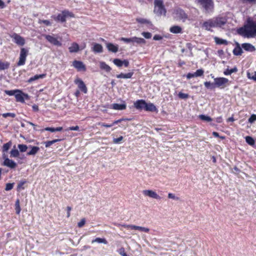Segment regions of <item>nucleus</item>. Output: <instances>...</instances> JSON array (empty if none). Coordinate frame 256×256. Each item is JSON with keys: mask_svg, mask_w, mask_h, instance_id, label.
Wrapping results in <instances>:
<instances>
[{"mask_svg": "<svg viewBox=\"0 0 256 256\" xmlns=\"http://www.w3.org/2000/svg\"><path fill=\"white\" fill-rule=\"evenodd\" d=\"M196 2L204 9L205 13H210L213 11L214 3L212 0H196Z\"/></svg>", "mask_w": 256, "mask_h": 256, "instance_id": "nucleus-1", "label": "nucleus"}, {"mask_svg": "<svg viewBox=\"0 0 256 256\" xmlns=\"http://www.w3.org/2000/svg\"><path fill=\"white\" fill-rule=\"evenodd\" d=\"M154 11L155 14L158 16L162 14L166 16V10L162 0H154Z\"/></svg>", "mask_w": 256, "mask_h": 256, "instance_id": "nucleus-2", "label": "nucleus"}, {"mask_svg": "<svg viewBox=\"0 0 256 256\" xmlns=\"http://www.w3.org/2000/svg\"><path fill=\"white\" fill-rule=\"evenodd\" d=\"M237 33L246 38H253L256 35V30H248L246 26L240 28L236 30Z\"/></svg>", "mask_w": 256, "mask_h": 256, "instance_id": "nucleus-3", "label": "nucleus"}, {"mask_svg": "<svg viewBox=\"0 0 256 256\" xmlns=\"http://www.w3.org/2000/svg\"><path fill=\"white\" fill-rule=\"evenodd\" d=\"M28 50L25 48H20L18 61L17 63L18 66H23L25 64Z\"/></svg>", "mask_w": 256, "mask_h": 256, "instance_id": "nucleus-4", "label": "nucleus"}, {"mask_svg": "<svg viewBox=\"0 0 256 256\" xmlns=\"http://www.w3.org/2000/svg\"><path fill=\"white\" fill-rule=\"evenodd\" d=\"M120 40L123 41L126 43H136L138 44H144L146 40L143 38L134 36L130 38H121Z\"/></svg>", "mask_w": 256, "mask_h": 256, "instance_id": "nucleus-5", "label": "nucleus"}, {"mask_svg": "<svg viewBox=\"0 0 256 256\" xmlns=\"http://www.w3.org/2000/svg\"><path fill=\"white\" fill-rule=\"evenodd\" d=\"M174 14L176 15L175 18L180 20H182L183 22H185L188 18V14L180 8L174 10Z\"/></svg>", "mask_w": 256, "mask_h": 256, "instance_id": "nucleus-6", "label": "nucleus"}, {"mask_svg": "<svg viewBox=\"0 0 256 256\" xmlns=\"http://www.w3.org/2000/svg\"><path fill=\"white\" fill-rule=\"evenodd\" d=\"M215 24L214 19L212 18L204 22L202 25V28L206 30L212 32V30L211 28H216Z\"/></svg>", "mask_w": 256, "mask_h": 256, "instance_id": "nucleus-7", "label": "nucleus"}, {"mask_svg": "<svg viewBox=\"0 0 256 256\" xmlns=\"http://www.w3.org/2000/svg\"><path fill=\"white\" fill-rule=\"evenodd\" d=\"M14 42L20 46H23L26 43L25 39L19 34L14 33L11 36Z\"/></svg>", "mask_w": 256, "mask_h": 256, "instance_id": "nucleus-8", "label": "nucleus"}, {"mask_svg": "<svg viewBox=\"0 0 256 256\" xmlns=\"http://www.w3.org/2000/svg\"><path fill=\"white\" fill-rule=\"evenodd\" d=\"M214 19L215 22L216 28H222L228 22V19L225 16H218L214 18Z\"/></svg>", "mask_w": 256, "mask_h": 256, "instance_id": "nucleus-9", "label": "nucleus"}, {"mask_svg": "<svg viewBox=\"0 0 256 256\" xmlns=\"http://www.w3.org/2000/svg\"><path fill=\"white\" fill-rule=\"evenodd\" d=\"M2 158L4 160L3 162L4 166L10 168H14L16 166V164L13 160L9 159L6 154H2Z\"/></svg>", "mask_w": 256, "mask_h": 256, "instance_id": "nucleus-10", "label": "nucleus"}, {"mask_svg": "<svg viewBox=\"0 0 256 256\" xmlns=\"http://www.w3.org/2000/svg\"><path fill=\"white\" fill-rule=\"evenodd\" d=\"M74 83L78 86L79 90H81L84 94H86L88 89L84 82L80 78L74 80Z\"/></svg>", "mask_w": 256, "mask_h": 256, "instance_id": "nucleus-11", "label": "nucleus"}, {"mask_svg": "<svg viewBox=\"0 0 256 256\" xmlns=\"http://www.w3.org/2000/svg\"><path fill=\"white\" fill-rule=\"evenodd\" d=\"M215 88H224V84H226L228 80L225 78H218L214 79Z\"/></svg>", "mask_w": 256, "mask_h": 256, "instance_id": "nucleus-12", "label": "nucleus"}, {"mask_svg": "<svg viewBox=\"0 0 256 256\" xmlns=\"http://www.w3.org/2000/svg\"><path fill=\"white\" fill-rule=\"evenodd\" d=\"M143 194L145 196H149L156 200H160V196L158 195L155 192L152 190H144L142 191Z\"/></svg>", "mask_w": 256, "mask_h": 256, "instance_id": "nucleus-13", "label": "nucleus"}, {"mask_svg": "<svg viewBox=\"0 0 256 256\" xmlns=\"http://www.w3.org/2000/svg\"><path fill=\"white\" fill-rule=\"evenodd\" d=\"M72 66L78 70V71H86V68L84 63L79 60H74L72 62Z\"/></svg>", "mask_w": 256, "mask_h": 256, "instance_id": "nucleus-14", "label": "nucleus"}, {"mask_svg": "<svg viewBox=\"0 0 256 256\" xmlns=\"http://www.w3.org/2000/svg\"><path fill=\"white\" fill-rule=\"evenodd\" d=\"M248 30H256V22H254L250 18L246 20V24H244Z\"/></svg>", "mask_w": 256, "mask_h": 256, "instance_id": "nucleus-15", "label": "nucleus"}, {"mask_svg": "<svg viewBox=\"0 0 256 256\" xmlns=\"http://www.w3.org/2000/svg\"><path fill=\"white\" fill-rule=\"evenodd\" d=\"M15 98L17 102H24V98H28V95L22 93L19 90V92L16 94Z\"/></svg>", "mask_w": 256, "mask_h": 256, "instance_id": "nucleus-16", "label": "nucleus"}, {"mask_svg": "<svg viewBox=\"0 0 256 256\" xmlns=\"http://www.w3.org/2000/svg\"><path fill=\"white\" fill-rule=\"evenodd\" d=\"M242 48L244 50L248 52H254L256 50V48L252 44L250 43L242 44Z\"/></svg>", "mask_w": 256, "mask_h": 256, "instance_id": "nucleus-17", "label": "nucleus"}, {"mask_svg": "<svg viewBox=\"0 0 256 256\" xmlns=\"http://www.w3.org/2000/svg\"><path fill=\"white\" fill-rule=\"evenodd\" d=\"M146 103L144 100H140L134 103V106L137 110H144Z\"/></svg>", "mask_w": 256, "mask_h": 256, "instance_id": "nucleus-18", "label": "nucleus"}, {"mask_svg": "<svg viewBox=\"0 0 256 256\" xmlns=\"http://www.w3.org/2000/svg\"><path fill=\"white\" fill-rule=\"evenodd\" d=\"M44 36L52 44H53L55 46L60 45V42L56 38L54 37V36L50 35H44Z\"/></svg>", "mask_w": 256, "mask_h": 256, "instance_id": "nucleus-19", "label": "nucleus"}, {"mask_svg": "<svg viewBox=\"0 0 256 256\" xmlns=\"http://www.w3.org/2000/svg\"><path fill=\"white\" fill-rule=\"evenodd\" d=\"M126 105L124 102L122 104H113L110 105V108L116 110H124L126 108Z\"/></svg>", "mask_w": 256, "mask_h": 256, "instance_id": "nucleus-20", "label": "nucleus"}, {"mask_svg": "<svg viewBox=\"0 0 256 256\" xmlns=\"http://www.w3.org/2000/svg\"><path fill=\"white\" fill-rule=\"evenodd\" d=\"M126 227L130 228L132 230H138L142 232H148L150 231V229L148 228L140 226H136L135 225H128L126 226Z\"/></svg>", "mask_w": 256, "mask_h": 256, "instance_id": "nucleus-21", "label": "nucleus"}, {"mask_svg": "<svg viewBox=\"0 0 256 256\" xmlns=\"http://www.w3.org/2000/svg\"><path fill=\"white\" fill-rule=\"evenodd\" d=\"M144 110L148 112H158V109L152 103H146Z\"/></svg>", "mask_w": 256, "mask_h": 256, "instance_id": "nucleus-22", "label": "nucleus"}, {"mask_svg": "<svg viewBox=\"0 0 256 256\" xmlns=\"http://www.w3.org/2000/svg\"><path fill=\"white\" fill-rule=\"evenodd\" d=\"M106 48L108 50L111 52L116 53L118 51V46L114 45L112 43L106 44Z\"/></svg>", "mask_w": 256, "mask_h": 256, "instance_id": "nucleus-23", "label": "nucleus"}, {"mask_svg": "<svg viewBox=\"0 0 256 256\" xmlns=\"http://www.w3.org/2000/svg\"><path fill=\"white\" fill-rule=\"evenodd\" d=\"M134 74V72H131L127 74L120 73L117 74L116 77L118 78H130Z\"/></svg>", "mask_w": 256, "mask_h": 256, "instance_id": "nucleus-24", "label": "nucleus"}, {"mask_svg": "<svg viewBox=\"0 0 256 256\" xmlns=\"http://www.w3.org/2000/svg\"><path fill=\"white\" fill-rule=\"evenodd\" d=\"M100 68L101 70L108 72H110L112 70V68L104 62H100Z\"/></svg>", "mask_w": 256, "mask_h": 256, "instance_id": "nucleus-25", "label": "nucleus"}, {"mask_svg": "<svg viewBox=\"0 0 256 256\" xmlns=\"http://www.w3.org/2000/svg\"><path fill=\"white\" fill-rule=\"evenodd\" d=\"M92 50L96 53H101L103 52V48L100 44L95 43L92 47Z\"/></svg>", "mask_w": 256, "mask_h": 256, "instance_id": "nucleus-26", "label": "nucleus"}, {"mask_svg": "<svg viewBox=\"0 0 256 256\" xmlns=\"http://www.w3.org/2000/svg\"><path fill=\"white\" fill-rule=\"evenodd\" d=\"M68 50L70 52H76L79 50V46L76 42H73L71 46L68 48Z\"/></svg>", "mask_w": 256, "mask_h": 256, "instance_id": "nucleus-27", "label": "nucleus"}, {"mask_svg": "<svg viewBox=\"0 0 256 256\" xmlns=\"http://www.w3.org/2000/svg\"><path fill=\"white\" fill-rule=\"evenodd\" d=\"M46 74H36L34 76L31 77L30 78L28 79V82L29 83H30L32 82L33 81L38 80L40 78H44L46 77Z\"/></svg>", "mask_w": 256, "mask_h": 256, "instance_id": "nucleus-28", "label": "nucleus"}, {"mask_svg": "<svg viewBox=\"0 0 256 256\" xmlns=\"http://www.w3.org/2000/svg\"><path fill=\"white\" fill-rule=\"evenodd\" d=\"M10 63L6 61L0 60V70H4L9 68Z\"/></svg>", "mask_w": 256, "mask_h": 256, "instance_id": "nucleus-29", "label": "nucleus"}, {"mask_svg": "<svg viewBox=\"0 0 256 256\" xmlns=\"http://www.w3.org/2000/svg\"><path fill=\"white\" fill-rule=\"evenodd\" d=\"M136 20L138 22H139L140 24H148V26L149 28H150L152 26H153V25L152 24V22L150 21H149L146 19L142 18H136Z\"/></svg>", "mask_w": 256, "mask_h": 256, "instance_id": "nucleus-30", "label": "nucleus"}, {"mask_svg": "<svg viewBox=\"0 0 256 256\" xmlns=\"http://www.w3.org/2000/svg\"><path fill=\"white\" fill-rule=\"evenodd\" d=\"M182 28L178 26H174L170 28V32L173 34H179L182 32Z\"/></svg>", "mask_w": 256, "mask_h": 256, "instance_id": "nucleus-31", "label": "nucleus"}, {"mask_svg": "<svg viewBox=\"0 0 256 256\" xmlns=\"http://www.w3.org/2000/svg\"><path fill=\"white\" fill-rule=\"evenodd\" d=\"M214 41L217 44H224L227 45L228 44V42L226 40L218 37L214 38Z\"/></svg>", "mask_w": 256, "mask_h": 256, "instance_id": "nucleus-32", "label": "nucleus"}, {"mask_svg": "<svg viewBox=\"0 0 256 256\" xmlns=\"http://www.w3.org/2000/svg\"><path fill=\"white\" fill-rule=\"evenodd\" d=\"M238 70L236 66H234V68L230 69V70L228 68L226 69L224 71V75H226V76L230 75L233 72H237Z\"/></svg>", "mask_w": 256, "mask_h": 256, "instance_id": "nucleus-33", "label": "nucleus"}, {"mask_svg": "<svg viewBox=\"0 0 256 256\" xmlns=\"http://www.w3.org/2000/svg\"><path fill=\"white\" fill-rule=\"evenodd\" d=\"M10 154V157L16 158L20 156V152L16 148V146H14V148L11 150Z\"/></svg>", "mask_w": 256, "mask_h": 256, "instance_id": "nucleus-34", "label": "nucleus"}, {"mask_svg": "<svg viewBox=\"0 0 256 256\" xmlns=\"http://www.w3.org/2000/svg\"><path fill=\"white\" fill-rule=\"evenodd\" d=\"M98 242V243H102L104 244H108V241L106 240V239L104 238H95L94 240H93L92 242V243L94 242Z\"/></svg>", "mask_w": 256, "mask_h": 256, "instance_id": "nucleus-35", "label": "nucleus"}, {"mask_svg": "<svg viewBox=\"0 0 256 256\" xmlns=\"http://www.w3.org/2000/svg\"><path fill=\"white\" fill-rule=\"evenodd\" d=\"M15 210H16V212L17 214H20V212L21 211V208L20 207V202L18 199H17L16 200V201Z\"/></svg>", "mask_w": 256, "mask_h": 256, "instance_id": "nucleus-36", "label": "nucleus"}, {"mask_svg": "<svg viewBox=\"0 0 256 256\" xmlns=\"http://www.w3.org/2000/svg\"><path fill=\"white\" fill-rule=\"evenodd\" d=\"M40 148L38 146H33L31 150L27 153L28 155H34L39 150Z\"/></svg>", "mask_w": 256, "mask_h": 256, "instance_id": "nucleus-37", "label": "nucleus"}, {"mask_svg": "<svg viewBox=\"0 0 256 256\" xmlns=\"http://www.w3.org/2000/svg\"><path fill=\"white\" fill-rule=\"evenodd\" d=\"M233 54L234 56H241L243 53L242 48H234L232 51Z\"/></svg>", "mask_w": 256, "mask_h": 256, "instance_id": "nucleus-38", "label": "nucleus"}, {"mask_svg": "<svg viewBox=\"0 0 256 256\" xmlns=\"http://www.w3.org/2000/svg\"><path fill=\"white\" fill-rule=\"evenodd\" d=\"M204 85L208 89L212 90L216 88L214 82L211 83L210 82H204Z\"/></svg>", "mask_w": 256, "mask_h": 256, "instance_id": "nucleus-39", "label": "nucleus"}, {"mask_svg": "<svg viewBox=\"0 0 256 256\" xmlns=\"http://www.w3.org/2000/svg\"><path fill=\"white\" fill-rule=\"evenodd\" d=\"M245 138L246 142L250 146H254V140L252 136H246Z\"/></svg>", "mask_w": 256, "mask_h": 256, "instance_id": "nucleus-40", "label": "nucleus"}, {"mask_svg": "<svg viewBox=\"0 0 256 256\" xmlns=\"http://www.w3.org/2000/svg\"><path fill=\"white\" fill-rule=\"evenodd\" d=\"M62 130V127H57L56 128L48 127L44 129L45 130L50 131L52 132H55L60 131Z\"/></svg>", "mask_w": 256, "mask_h": 256, "instance_id": "nucleus-41", "label": "nucleus"}, {"mask_svg": "<svg viewBox=\"0 0 256 256\" xmlns=\"http://www.w3.org/2000/svg\"><path fill=\"white\" fill-rule=\"evenodd\" d=\"M247 76L248 78L256 82V72L252 73L248 72Z\"/></svg>", "mask_w": 256, "mask_h": 256, "instance_id": "nucleus-42", "label": "nucleus"}, {"mask_svg": "<svg viewBox=\"0 0 256 256\" xmlns=\"http://www.w3.org/2000/svg\"><path fill=\"white\" fill-rule=\"evenodd\" d=\"M199 118L200 120L204 121L210 122L212 120V118L210 116L204 114L200 115Z\"/></svg>", "mask_w": 256, "mask_h": 256, "instance_id": "nucleus-43", "label": "nucleus"}, {"mask_svg": "<svg viewBox=\"0 0 256 256\" xmlns=\"http://www.w3.org/2000/svg\"><path fill=\"white\" fill-rule=\"evenodd\" d=\"M18 148L20 151L22 152H26L28 148L26 144H18Z\"/></svg>", "mask_w": 256, "mask_h": 256, "instance_id": "nucleus-44", "label": "nucleus"}, {"mask_svg": "<svg viewBox=\"0 0 256 256\" xmlns=\"http://www.w3.org/2000/svg\"><path fill=\"white\" fill-rule=\"evenodd\" d=\"M114 64L118 67L122 66V60L119 58H115L113 60Z\"/></svg>", "mask_w": 256, "mask_h": 256, "instance_id": "nucleus-45", "label": "nucleus"}, {"mask_svg": "<svg viewBox=\"0 0 256 256\" xmlns=\"http://www.w3.org/2000/svg\"><path fill=\"white\" fill-rule=\"evenodd\" d=\"M11 145L12 142H10L4 144L2 146L3 152H6L10 149Z\"/></svg>", "mask_w": 256, "mask_h": 256, "instance_id": "nucleus-46", "label": "nucleus"}, {"mask_svg": "<svg viewBox=\"0 0 256 256\" xmlns=\"http://www.w3.org/2000/svg\"><path fill=\"white\" fill-rule=\"evenodd\" d=\"M19 92V90H4V92L8 95V96H14L16 94L17 92Z\"/></svg>", "mask_w": 256, "mask_h": 256, "instance_id": "nucleus-47", "label": "nucleus"}, {"mask_svg": "<svg viewBox=\"0 0 256 256\" xmlns=\"http://www.w3.org/2000/svg\"><path fill=\"white\" fill-rule=\"evenodd\" d=\"M178 96L179 98L181 99H186L189 97V95L188 94H184L182 92L178 93Z\"/></svg>", "mask_w": 256, "mask_h": 256, "instance_id": "nucleus-48", "label": "nucleus"}, {"mask_svg": "<svg viewBox=\"0 0 256 256\" xmlns=\"http://www.w3.org/2000/svg\"><path fill=\"white\" fill-rule=\"evenodd\" d=\"M204 70L202 69H198L195 72V75L196 77L201 76L204 75Z\"/></svg>", "mask_w": 256, "mask_h": 256, "instance_id": "nucleus-49", "label": "nucleus"}, {"mask_svg": "<svg viewBox=\"0 0 256 256\" xmlns=\"http://www.w3.org/2000/svg\"><path fill=\"white\" fill-rule=\"evenodd\" d=\"M79 130V126H70L65 128V132H68L69 130Z\"/></svg>", "mask_w": 256, "mask_h": 256, "instance_id": "nucleus-50", "label": "nucleus"}, {"mask_svg": "<svg viewBox=\"0 0 256 256\" xmlns=\"http://www.w3.org/2000/svg\"><path fill=\"white\" fill-rule=\"evenodd\" d=\"M256 120V114H253L250 116L248 120L250 123L252 124Z\"/></svg>", "mask_w": 256, "mask_h": 256, "instance_id": "nucleus-51", "label": "nucleus"}, {"mask_svg": "<svg viewBox=\"0 0 256 256\" xmlns=\"http://www.w3.org/2000/svg\"><path fill=\"white\" fill-rule=\"evenodd\" d=\"M14 183H8L6 184L5 190L6 191L11 190L14 187Z\"/></svg>", "mask_w": 256, "mask_h": 256, "instance_id": "nucleus-52", "label": "nucleus"}, {"mask_svg": "<svg viewBox=\"0 0 256 256\" xmlns=\"http://www.w3.org/2000/svg\"><path fill=\"white\" fill-rule=\"evenodd\" d=\"M2 116L4 118H7L8 116H10L12 118H14L16 116L15 114L11 112L4 113L2 114Z\"/></svg>", "mask_w": 256, "mask_h": 256, "instance_id": "nucleus-53", "label": "nucleus"}, {"mask_svg": "<svg viewBox=\"0 0 256 256\" xmlns=\"http://www.w3.org/2000/svg\"><path fill=\"white\" fill-rule=\"evenodd\" d=\"M123 138L122 136H120L118 138H114L113 139V142L114 144H119L122 140Z\"/></svg>", "mask_w": 256, "mask_h": 256, "instance_id": "nucleus-54", "label": "nucleus"}, {"mask_svg": "<svg viewBox=\"0 0 256 256\" xmlns=\"http://www.w3.org/2000/svg\"><path fill=\"white\" fill-rule=\"evenodd\" d=\"M142 36H144L146 38H150L152 37V34L151 33L149 32H142Z\"/></svg>", "mask_w": 256, "mask_h": 256, "instance_id": "nucleus-55", "label": "nucleus"}, {"mask_svg": "<svg viewBox=\"0 0 256 256\" xmlns=\"http://www.w3.org/2000/svg\"><path fill=\"white\" fill-rule=\"evenodd\" d=\"M86 224V220L84 218H82L80 222L78 223V228H82Z\"/></svg>", "mask_w": 256, "mask_h": 256, "instance_id": "nucleus-56", "label": "nucleus"}, {"mask_svg": "<svg viewBox=\"0 0 256 256\" xmlns=\"http://www.w3.org/2000/svg\"><path fill=\"white\" fill-rule=\"evenodd\" d=\"M56 20L62 22H64V14L63 13L58 15L56 18Z\"/></svg>", "mask_w": 256, "mask_h": 256, "instance_id": "nucleus-57", "label": "nucleus"}, {"mask_svg": "<svg viewBox=\"0 0 256 256\" xmlns=\"http://www.w3.org/2000/svg\"><path fill=\"white\" fill-rule=\"evenodd\" d=\"M168 196L169 198H171V199H173V200H179V199H180V198L176 196L174 194H172V193H169L168 194Z\"/></svg>", "mask_w": 256, "mask_h": 256, "instance_id": "nucleus-58", "label": "nucleus"}, {"mask_svg": "<svg viewBox=\"0 0 256 256\" xmlns=\"http://www.w3.org/2000/svg\"><path fill=\"white\" fill-rule=\"evenodd\" d=\"M74 16V14L72 12H70L68 10H65V18L68 17L72 18Z\"/></svg>", "mask_w": 256, "mask_h": 256, "instance_id": "nucleus-59", "label": "nucleus"}, {"mask_svg": "<svg viewBox=\"0 0 256 256\" xmlns=\"http://www.w3.org/2000/svg\"><path fill=\"white\" fill-rule=\"evenodd\" d=\"M25 182H21L18 185V190H23L24 188L23 187L24 184Z\"/></svg>", "mask_w": 256, "mask_h": 256, "instance_id": "nucleus-60", "label": "nucleus"}, {"mask_svg": "<svg viewBox=\"0 0 256 256\" xmlns=\"http://www.w3.org/2000/svg\"><path fill=\"white\" fill-rule=\"evenodd\" d=\"M40 24H44L46 26L51 25V22L48 20H40L39 22Z\"/></svg>", "mask_w": 256, "mask_h": 256, "instance_id": "nucleus-61", "label": "nucleus"}, {"mask_svg": "<svg viewBox=\"0 0 256 256\" xmlns=\"http://www.w3.org/2000/svg\"><path fill=\"white\" fill-rule=\"evenodd\" d=\"M194 77H196V76L195 75V72H194V73L189 72L186 75V78L188 79H190V78H194Z\"/></svg>", "mask_w": 256, "mask_h": 256, "instance_id": "nucleus-62", "label": "nucleus"}, {"mask_svg": "<svg viewBox=\"0 0 256 256\" xmlns=\"http://www.w3.org/2000/svg\"><path fill=\"white\" fill-rule=\"evenodd\" d=\"M162 37L161 36L158 34H156L153 37V39L155 40H162Z\"/></svg>", "mask_w": 256, "mask_h": 256, "instance_id": "nucleus-63", "label": "nucleus"}, {"mask_svg": "<svg viewBox=\"0 0 256 256\" xmlns=\"http://www.w3.org/2000/svg\"><path fill=\"white\" fill-rule=\"evenodd\" d=\"M124 66V67L128 68L129 66V62L128 60H122V66Z\"/></svg>", "mask_w": 256, "mask_h": 256, "instance_id": "nucleus-64", "label": "nucleus"}]
</instances>
